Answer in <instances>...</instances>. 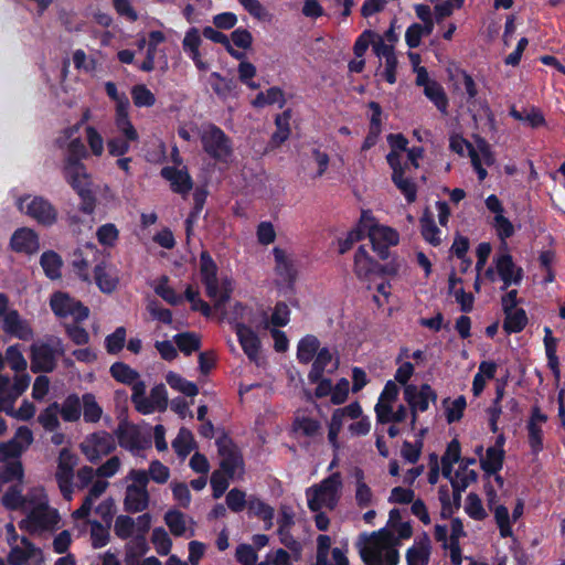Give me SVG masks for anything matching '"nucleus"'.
<instances>
[{
    "label": "nucleus",
    "mask_w": 565,
    "mask_h": 565,
    "mask_svg": "<svg viewBox=\"0 0 565 565\" xmlns=\"http://www.w3.org/2000/svg\"><path fill=\"white\" fill-rule=\"evenodd\" d=\"M87 157L85 145L79 138L70 141L64 159L63 175L81 199L79 211L92 215L96 209V196L92 190V178L82 159Z\"/></svg>",
    "instance_id": "nucleus-1"
},
{
    "label": "nucleus",
    "mask_w": 565,
    "mask_h": 565,
    "mask_svg": "<svg viewBox=\"0 0 565 565\" xmlns=\"http://www.w3.org/2000/svg\"><path fill=\"white\" fill-rule=\"evenodd\" d=\"M65 354L63 340L50 335L46 341H39L30 347L31 371L33 373H51L56 369L57 360Z\"/></svg>",
    "instance_id": "nucleus-2"
},
{
    "label": "nucleus",
    "mask_w": 565,
    "mask_h": 565,
    "mask_svg": "<svg viewBox=\"0 0 565 565\" xmlns=\"http://www.w3.org/2000/svg\"><path fill=\"white\" fill-rule=\"evenodd\" d=\"M200 140L204 152L216 162L226 163L233 154L232 139L215 124L202 128Z\"/></svg>",
    "instance_id": "nucleus-3"
},
{
    "label": "nucleus",
    "mask_w": 565,
    "mask_h": 565,
    "mask_svg": "<svg viewBox=\"0 0 565 565\" xmlns=\"http://www.w3.org/2000/svg\"><path fill=\"white\" fill-rule=\"evenodd\" d=\"M341 486V476L335 472L323 479L318 486L308 488L306 495L310 511L318 512L324 504L332 509L337 503Z\"/></svg>",
    "instance_id": "nucleus-4"
},
{
    "label": "nucleus",
    "mask_w": 565,
    "mask_h": 565,
    "mask_svg": "<svg viewBox=\"0 0 565 565\" xmlns=\"http://www.w3.org/2000/svg\"><path fill=\"white\" fill-rule=\"evenodd\" d=\"M18 206L38 224L50 227L57 222L56 207L44 196L25 195L19 199Z\"/></svg>",
    "instance_id": "nucleus-5"
},
{
    "label": "nucleus",
    "mask_w": 565,
    "mask_h": 565,
    "mask_svg": "<svg viewBox=\"0 0 565 565\" xmlns=\"http://www.w3.org/2000/svg\"><path fill=\"white\" fill-rule=\"evenodd\" d=\"M50 307L57 318L72 317L76 323H82L89 317L88 307L64 291H55L51 296Z\"/></svg>",
    "instance_id": "nucleus-6"
},
{
    "label": "nucleus",
    "mask_w": 565,
    "mask_h": 565,
    "mask_svg": "<svg viewBox=\"0 0 565 565\" xmlns=\"http://www.w3.org/2000/svg\"><path fill=\"white\" fill-rule=\"evenodd\" d=\"M79 448L88 461L97 463L102 457L111 454L116 449V444L111 434L99 430L87 435Z\"/></svg>",
    "instance_id": "nucleus-7"
},
{
    "label": "nucleus",
    "mask_w": 565,
    "mask_h": 565,
    "mask_svg": "<svg viewBox=\"0 0 565 565\" xmlns=\"http://www.w3.org/2000/svg\"><path fill=\"white\" fill-rule=\"evenodd\" d=\"M218 455L221 456L220 469L230 477H234L237 470H244V458L239 447L226 435L216 440Z\"/></svg>",
    "instance_id": "nucleus-8"
},
{
    "label": "nucleus",
    "mask_w": 565,
    "mask_h": 565,
    "mask_svg": "<svg viewBox=\"0 0 565 565\" xmlns=\"http://www.w3.org/2000/svg\"><path fill=\"white\" fill-rule=\"evenodd\" d=\"M404 399L407 402L412 413V427L415 426L417 420V412H426L429 407V402L437 401V393L427 383H424L418 388L416 385H406L404 388Z\"/></svg>",
    "instance_id": "nucleus-9"
},
{
    "label": "nucleus",
    "mask_w": 565,
    "mask_h": 565,
    "mask_svg": "<svg viewBox=\"0 0 565 565\" xmlns=\"http://www.w3.org/2000/svg\"><path fill=\"white\" fill-rule=\"evenodd\" d=\"M386 161L392 169V181L395 186L403 193L407 203L411 204L415 202L417 198V185L412 179L404 177L407 163H402L401 153L388 152L386 154Z\"/></svg>",
    "instance_id": "nucleus-10"
},
{
    "label": "nucleus",
    "mask_w": 565,
    "mask_h": 565,
    "mask_svg": "<svg viewBox=\"0 0 565 565\" xmlns=\"http://www.w3.org/2000/svg\"><path fill=\"white\" fill-rule=\"evenodd\" d=\"M493 264L495 265L499 278L502 280L501 290H508L512 285H521L524 277L523 268L516 266L509 252L505 250L504 253L497 254L493 257Z\"/></svg>",
    "instance_id": "nucleus-11"
},
{
    "label": "nucleus",
    "mask_w": 565,
    "mask_h": 565,
    "mask_svg": "<svg viewBox=\"0 0 565 565\" xmlns=\"http://www.w3.org/2000/svg\"><path fill=\"white\" fill-rule=\"evenodd\" d=\"M24 522L30 532L53 530L60 522V514L56 509L42 503L30 511Z\"/></svg>",
    "instance_id": "nucleus-12"
},
{
    "label": "nucleus",
    "mask_w": 565,
    "mask_h": 565,
    "mask_svg": "<svg viewBox=\"0 0 565 565\" xmlns=\"http://www.w3.org/2000/svg\"><path fill=\"white\" fill-rule=\"evenodd\" d=\"M275 260V274L294 291L298 278V269L294 258L285 249L276 246L273 248Z\"/></svg>",
    "instance_id": "nucleus-13"
},
{
    "label": "nucleus",
    "mask_w": 565,
    "mask_h": 565,
    "mask_svg": "<svg viewBox=\"0 0 565 565\" xmlns=\"http://www.w3.org/2000/svg\"><path fill=\"white\" fill-rule=\"evenodd\" d=\"M218 267L209 250L200 253V277L209 298L215 299L218 295Z\"/></svg>",
    "instance_id": "nucleus-14"
},
{
    "label": "nucleus",
    "mask_w": 565,
    "mask_h": 565,
    "mask_svg": "<svg viewBox=\"0 0 565 565\" xmlns=\"http://www.w3.org/2000/svg\"><path fill=\"white\" fill-rule=\"evenodd\" d=\"M115 435L118 439L119 446L131 452L145 449L150 445L149 440L142 439L139 428L127 420H121L118 424Z\"/></svg>",
    "instance_id": "nucleus-15"
},
{
    "label": "nucleus",
    "mask_w": 565,
    "mask_h": 565,
    "mask_svg": "<svg viewBox=\"0 0 565 565\" xmlns=\"http://www.w3.org/2000/svg\"><path fill=\"white\" fill-rule=\"evenodd\" d=\"M547 415L542 413L539 405L531 408V415L526 424L527 441L533 455H539L543 448V430L542 424L547 422Z\"/></svg>",
    "instance_id": "nucleus-16"
},
{
    "label": "nucleus",
    "mask_w": 565,
    "mask_h": 565,
    "mask_svg": "<svg viewBox=\"0 0 565 565\" xmlns=\"http://www.w3.org/2000/svg\"><path fill=\"white\" fill-rule=\"evenodd\" d=\"M380 263L375 260L367 245H360L354 254L353 271L361 281H369L377 276Z\"/></svg>",
    "instance_id": "nucleus-17"
},
{
    "label": "nucleus",
    "mask_w": 565,
    "mask_h": 565,
    "mask_svg": "<svg viewBox=\"0 0 565 565\" xmlns=\"http://www.w3.org/2000/svg\"><path fill=\"white\" fill-rule=\"evenodd\" d=\"M10 248L20 254L33 255L40 249L38 233L30 227L15 230L10 238Z\"/></svg>",
    "instance_id": "nucleus-18"
},
{
    "label": "nucleus",
    "mask_w": 565,
    "mask_h": 565,
    "mask_svg": "<svg viewBox=\"0 0 565 565\" xmlns=\"http://www.w3.org/2000/svg\"><path fill=\"white\" fill-rule=\"evenodd\" d=\"M160 175L170 182L172 192L185 196L193 188V180L186 167L179 169L177 167L167 166L160 171Z\"/></svg>",
    "instance_id": "nucleus-19"
},
{
    "label": "nucleus",
    "mask_w": 565,
    "mask_h": 565,
    "mask_svg": "<svg viewBox=\"0 0 565 565\" xmlns=\"http://www.w3.org/2000/svg\"><path fill=\"white\" fill-rule=\"evenodd\" d=\"M235 332L247 358L253 362L257 361L260 351V340L257 333L244 323H237Z\"/></svg>",
    "instance_id": "nucleus-20"
},
{
    "label": "nucleus",
    "mask_w": 565,
    "mask_h": 565,
    "mask_svg": "<svg viewBox=\"0 0 565 565\" xmlns=\"http://www.w3.org/2000/svg\"><path fill=\"white\" fill-rule=\"evenodd\" d=\"M365 228L369 241L381 242L391 246H396L399 242V235L396 230L376 224L374 217L369 215V212H366Z\"/></svg>",
    "instance_id": "nucleus-21"
},
{
    "label": "nucleus",
    "mask_w": 565,
    "mask_h": 565,
    "mask_svg": "<svg viewBox=\"0 0 565 565\" xmlns=\"http://www.w3.org/2000/svg\"><path fill=\"white\" fill-rule=\"evenodd\" d=\"M2 329L6 333L20 340H29L33 330L25 320H22L18 310H9L2 319Z\"/></svg>",
    "instance_id": "nucleus-22"
},
{
    "label": "nucleus",
    "mask_w": 565,
    "mask_h": 565,
    "mask_svg": "<svg viewBox=\"0 0 565 565\" xmlns=\"http://www.w3.org/2000/svg\"><path fill=\"white\" fill-rule=\"evenodd\" d=\"M333 354L329 348H320L315 355L311 369L308 373V380L310 383H316L324 374V372L333 373L339 367V360L335 359L332 369L328 370L327 366L332 362Z\"/></svg>",
    "instance_id": "nucleus-23"
},
{
    "label": "nucleus",
    "mask_w": 565,
    "mask_h": 565,
    "mask_svg": "<svg viewBox=\"0 0 565 565\" xmlns=\"http://www.w3.org/2000/svg\"><path fill=\"white\" fill-rule=\"evenodd\" d=\"M430 539L426 532L415 540L406 552L407 565H427L430 556Z\"/></svg>",
    "instance_id": "nucleus-24"
},
{
    "label": "nucleus",
    "mask_w": 565,
    "mask_h": 565,
    "mask_svg": "<svg viewBox=\"0 0 565 565\" xmlns=\"http://www.w3.org/2000/svg\"><path fill=\"white\" fill-rule=\"evenodd\" d=\"M148 490L137 489L135 486H127L124 500V509L128 513H138L149 505Z\"/></svg>",
    "instance_id": "nucleus-25"
},
{
    "label": "nucleus",
    "mask_w": 565,
    "mask_h": 565,
    "mask_svg": "<svg viewBox=\"0 0 565 565\" xmlns=\"http://www.w3.org/2000/svg\"><path fill=\"white\" fill-rule=\"evenodd\" d=\"M362 415V406L359 402H352L349 405L335 408L332 413L328 426L341 431L347 418L358 419Z\"/></svg>",
    "instance_id": "nucleus-26"
},
{
    "label": "nucleus",
    "mask_w": 565,
    "mask_h": 565,
    "mask_svg": "<svg viewBox=\"0 0 565 565\" xmlns=\"http://www.w3.org/2000/svg\"><path fill=\"white\" fill-rule=\"evenodd\" d=\"M509 115L518 120L525 122L529 127L535 129L546 125L545 117L542 110L535 106H531L529 109L523 111L518 110L515 106L510 108Z\"/></svg>",
    "instance_id": "nucleus-27"
},
{
    "label": "nucleus",
    "mask_w": 565,
    "mask_h": 565,
    "mask_svg": "<svg viewBox=\"0 0 565 565\" xmlns=\"http://www.w3.org/2000/svg\"><path fill=\"white\" fill-rule=\"evenodd\" d=\"M320 349V340L313 334H306L297 344V360L300 364L310 363Z\"/></svg>",
    "instance_id": "nucleus-28"
},
{
    "label": "nucleus",
    "mask_w": 565,
    "mask_h": 565,
    "mask_svg": "<svg viewBox=\"0 0 565 565\" xmlns=\"http://www.w3.org/2000/svg\"><path fill=\"white\" fill-rule=\"evenodd\" d=\"M504 449L491 448L486 450V457L480 459V467L488 477L498 473L503 468Z\"/></svg>",
    "instance_id": "nucleus-29"
},
{
    "label": "nucleus",
    "mask_w": 565,
    "mask_h": 565,
    "mask_svg": "<svg viewBox=\"0 0 565 565\" xmlns=\"http://www.w3.org/2000/svg\"><path fill=\"white\" fill-rule=\"evenodd\" d=\"M40 265L45 276L51 280L62 277L63 259L54 250H45L40 257Z\"/></svg>",
    "instance_id": "nucleus-30"
},
{
    "label": "nucleus",
    "mask_w": 565,
    "mask_h": 565,
    "mask_svg": "<svg viewBox=\"0 0 565 565\" xmlns=\"http://www.w3.org/2000/svg\"><path fill=\"white\" fill-rule=\"evenodd\" d=\"M0 482L10 483L17 481V484L23 483L24 468L21 460L1 461Z\"/></svg>",
    "instance_id": "nucleus-31"
},
{
    "label": "nucleus",
    "mask_w": 565,
    "mask_h": 565,
    "mask_svg": "<svg viewBox=\"0 0 565 565\" xmlns=\"http://www.w3.org/2000/svg\"><path fill=\"white\" fill-rule=\"evenodd\" d=\"M365 218L366 211H363L359 224L348 232L345 238L339 239V253L341 255L349 252L352 248L353 244L361 242L366 237Z\"/></svg>",
    "instance_id": "nucleus-32"
},
{
    "label": "nucleus",
    "mask_w": 565,
    "mask_h": 565,
    "mask_svg": "<svg viewBox=\"0 0 565 565\" xmlns=\"http://www.w3.org/2000/svg\"><path fill=\"white\" fill-rule=\"evenodd\" d=\"M424 95L443 115L448 114L449 100L444 87L437 81H433L424 88Z\"/></svg>",
    "instance_id": "nucleus-33"
},
{
    "label": "nucleus",
    "mask_w": 565,
    "mask_h": 565,
    "mask_svg": "<svg viewBox=\"0 0 565 565\" xmlns=\"http://www.w3.org/2000/svg\"><path fill=\"white\" fill-rule=\"evenodd\" d=\"M503 330L508 334L521 332L527 324V316L524 309L518 308L511 311H503Z\"/></svg>",
    "instance_id": "nucleus-34"
},
{
    "label": "nucleus",
    "mask_w": 565,
    "mask_h": 565,
    "mask_svg": "<svg viewBox=\"0 0 565 565\" xmlns=\"http://www.w3.org/2000/svg\"><path fill=\"white\" fill-rule=\"evenodd\" d=\"M355 501L360 509L367 508L373 504V492L364 481V471L360 468L355 469Z\"/></svg>",
    "instance_id": "nucleus-35"
},
{
    "label": "nucleus",
    "mask_w": 565,
    "mask_h": 565,
    "mask_svg": "<svg viewBox=\"0 0 565 565\" xmlns=\"http://www.w3.org/2000/svg\"><path fill=\"white\" fill-rule=\"evenodd\" d=\"M215 43H222L227 47L228 53L241 60L245 57L244 50L252 46L254 38H209Z\"/></svg>",
    "instance_id": "nucleus-36"
},
{
    "label": "nucleus",
    "mask_w": 565,
    "mask_h": 565,
    "mask_svg": "<svg viewBox=\"0 0 565 565\" xmlns=\"http://www.w3.org/2000/svg\"><path fill=\"white\" fill-rule=\"evenodd\" d=\"M544 347L545 353L547 358V366L551 369L553 374L558 377L559 376V360L556 354L557 349V339L553 337L552 329L550 327H544Z\"/></svg>",
    "instance_id": "nucleus-37"
},
{
    "label": "nucleus",
    "mask_w": 565,
    "mask_h": 565,
    "mask_svg": "<svg viewBox=\"0 0 565 565\" xmlns=\"http://www.w3.org/2000/svg\"><path fill=\"white\" fill-rule=\"evenodd\" d=\"M291 109H285L281 114H278L275 117L276 131L271 135V143L281 145L284 143L290 136V119H291Z\"/></svg>",
    "instance_id": "nucleus-38"
},
{
    "label": "nucleus",
    "mask_w": 565,
    "mask_h": 565,
    "mask_svg": "<svg viewBox=\"0 0 565 565\" xmlns=\"http://www.w3.org/2000/svg\"><path fill=\"white\" fill-rule=\"evenodd\" d=\"M278 104L279 108L286 105L285 94L281 88L274 86L264 92H259L253 99L252 105L255 108H263L267 105Z\"/></svg>",
    "instance_id": "nucleus-39"
},
{
    "label": "nucleus",
    "mask_w": 565,
    "mask_h": 565,
    "mask_svg": "<svg viewBox=\"0 0 565 565\" xmlns=\"http://www.w3.org/2000/svg\"><path fill=\"white\" fill-rule=\"evenodd\" d=\"M77 394H70L63 401L58 412L64 422L74 423L81 418L82 404Z\"/></svg>",
    "instance_id": "nucleus-40"
},
{
    "label": "nucleus",
    "mask_w": 565,
    "mask_h": 565,
    "mask_svg": "<svg viewBox=\"0 0 565 565\" xmlns=\"http://www.w3.org/2000/svg\"><path fill=\"white\" fill-rule=\"evenodd\" d=\"M209 84L220 98H226L237 87V83L234 78H226L218 72L211 73L209 77Z\"/></svg>",
    "instance_id": "nucleus-41"
},
{
    "label": "nucleus",
    "mask_w": 565,
    "mask_h": 565,
    "mask_svg": "<svg viewBox=\"0 0 565 565\" xmlns=\"http://www.w3.org/2000/svg\"><path fill=\"white\" fill-rule=\"evenodd\" d=\"M166 381L172 390L181 392L185 396L194 397L199 394V387L194 382L188 381L175 372L170 371L166 375Z\"/></svg>",
    "instance_id": "nucleus-42"
},
{
    "label": "nucleus",
    "mask_w": 565,
    "mask_h": 565,
    "mask_svg": "<svg viewBox=\"0 0 565 565\" xmlns=\"http://www.w3.org/2000/svg\"><path fill=\"white\" fill-rule=\"evenodd\" d=\"M202 38H183V51L200 71H206L209 64L202 60Z\"/></svg>",
    "instance_id": "nucleus-43"
},
{
    "label": "nucleus",
    "mask_w": 565,
    "mask_h": 565,
    "mask_svg": "<svg viewBox=\"0 0 565 565\" xmlns=\"http://www.w3.org/2000/svg\"><path fill=\"white\" fill-rule=\"evenodd\" d=\"M172 447L180 458H185L196 447L191 430L185 427L180 428L178 436L172 441Z\"/></svg>",
    "instance_id": "nucleus-44"
},
{
    "label": "nucleus",
    "mask_w": 565,
    "mask_h": 565,
    "mask_svg": "<svg viewBox=\"0 0 565 565\" xmlns=\"http://www.w3.org/2000/svg\"><path fill=\"white\" fill-rule=\"evenodd\" d=\"M95 282L104 294H111L116 290L118 278L107 273L104 263L97 264L94 268Z\"/></svg>",
    "instance_id": "nucleus-45"
},
{
    "label": "nucleus",
    "mask_w": 565,
    "mask_h": 565,
    "mask_svg": "<svg viewBox=\"0 0 565 565\" xmlns=\"http://www.w3.org/2000/svg\"><path fill=\"white\" fill-rule=\"evenodd\" d=\"M420 232L423 238L433 246H438L441 243L440 230L436 225L434 218L426 211L420 217Z\"/></svg>",
    "instance_id": "nucleus-46"
},
{
    "label": "nucleus",
    "mask_w": 565,
    "mask_h": 565,
    "mask_svg": "<svg viewBox=\"0 0 565 565\" xmlns=\"http://www.w3.org/2000/svg\"><path fill=\"white\" fill-rule=\"evenodd\" d=\"M248 516H257L263 521H269L274 519V509L255 495H250L247 499L246 507Z\"/></svg>",
    "instance_id": "nucleus-47"
},
{
    "label": "nucleus",
    "mask_w": 565,
    "mask_h": 565,
    "mask_svg": "<svg viewBox=\"0 0 565 565\" xmlns=\"http://www.w3.org/2000/svg\"><path fill=\"white\" fill-rule=\"evenodd\" d=\"M83 417L85 423H97L103 415V408L96 402L95 395L85 393L82 396Z\"/></svg>",
    "instance_id": "nucleus-48"
},
{
    "label": "nucleus",
    "mask_w": 565,
    "mask_h": 565,
    "mask_svg": "<svg viewBox=\"0 0 565 565\" xmlns=\"http://www.w3.org/2000/svg\"><path fill=\"white\" fill-rule=\"evenodd\" d=\"M173 339L178 349L184 355H191L201 348V339L193 332L177 333Z\"/></svg>",
    "instance_id": "nucleus-49"
},
{
    "label": "nucleus",
    "mask_w": 565,
    "mask_h": 565,
    "mask_svg": "<svg viewBox=\"0 0 565 565\" xmlns=\"http://www.w3.org/2000/svg\"><path fill=\"white\" fill-rule=\"evenodd\" d=\"M110 375L119 383L130 385L139 379V373L124 362H115L109 369Z\"/></svg>",
    "instance_id": "nucleus-50"
},
{
    "label": "nucleus",
    "mask_w": 565,
    "mask_h": 565,
    "mask_svg": "<svg viewBox=\"0 0 565 565\" xmlns=\"http://www.w3.org/2000/svg\"><path fill=\"white\" fill-rule=\"evenodd\" d=\"M22 483L10 486L1 498L2 505L10 511H17L24 503Z\"/></svg>",
    "instance_id": "nucleus-51"
},
{
    "label": "nucleus",
    "mask_w": 565,
    "mask_h": 565,
    "mask_svg": "<svg viewBox=\"0 0 565 565\" xmlns=\"http://www.w3.org/2000/svg\"><path fill=\"white\" fill-rule=\"evenodd\" d=\"M58 409V403L54 402L44 408L38 416V422L45 430L55 431L60 427V420L57 417Z\"/></svg>",
    "instance_id": "nucleus-52"
},
{
    "label": "nucleus",
    "mask_w": 565,
    "mask_h": 565,
    "mask_svg": "<svg viewBox=\"0 0 565 565\" xmlns=\"http://www.w3.org/2000/svg\"><path fill=\"white\" fill-rule=\"evenodd\" d=\"M360 556L365 565H384L383 550L376 540H371L361 548Z\"/></svg>",
    "instance_id": "nucleus-53"
},
{
    "label": "nucleus",
    "mask_w": 565,
    "mask_h": 565,
    "mask_svg": "<svg viewBox=\"0 0 565 565\" xmlns=\"http://www.w3.org/2000/svg\"><path fill=\"white\" fill-rule=\"evenodd\" d=\"M292 429L296 433L300 431L306 437H313L320 431L321 424L309 416H297L292 423Z\"/></svg>",
    "instance_id": "nucleus-54"
},
{
    "label": "nucleus",
    "mask_w": 565,
    "mask_h": 565,
    "mask_svg": "<svg viewBox=\"0 0 565 565\" xmlns=\"http://www.w3.org/2000/svg\"><path fill=\"white\" fill-rule=\"evenodd\" d=\"M127 331L125 327H118L105 338V349L108 354H118L125 347Z\"/></svg>",
    "instance_id": "nucleus-55"
},
{
    "label": "nucleus",
    "mask_w": 565,
    "mask_h": 565,
    "mask_svg": "<svg viewBox=\"0 0 565 565\" xmlns=\"http://www.w3.org/2000/svg\"><path fill=\"white\" fill-rule=\"evenodd\" d=\"M131 98L137 107H152L156 104L154 94L143 84L131 88Z\"/></svg>",
    "instance_id": "nucleus-56"
},
{
    "label": "nucleus",
    "mask_w": 565,
    "mask_h": 565,
    "mask_svg": "<svg viewBox=\"0 0 565 565\" xmlns=\"http://www.w3.org/2000/svg\"><path fill=\"white\" fill-rule=\"evenodd\" d=\"M164 522L174 536H182L185 533L186 525L184 514L181 511L175 509L169 510L164 514Z\"/></svg>",
    "instance_id": "nucleus-57"
},
{
    "label": "nucleus",
    "mask_w": 565,
    "mask_h": 565,
    "mask_svg": "<svg viewBox=\"0 0 565 565\" xmlns=\"http://www.w3.org/2000/svg\"><path fill=\"white\" fill-rule=\"evenodd\" d=\"M151 542L154 545V548L159 555L166 556L170 553L172 547V541L168 532L162 526L153 529Z\"/></svg>",
    "instance_id": "nucleus-58"
},
{
    "label": "nucleus",
    "mask_w": 565,
    "mask_h": 565,
    "mask_svg": "<svg viewBox=\"0 0 565 565\" xmlns=\"http://www.w3.org/2000/svg\"><path fill=\"white\" fill-rule=\"evenodd\" d=\"M73 479H74L73 470H60L58 468L56 469L55 480L57 482L58 489H60L63 498L67 501L72 500V495L74 492Z\"/></svg>",
    "instance_id": "nucleus-59"
},
{
    "label": "nucleus",
    "mask_w": 565,
    "mask_h": 565,
    "mask_svg": "<svg viewBox=\"0 0 565 565\" xmlns=\"http://www.w3.org/2000/svg\"><path fill=\"white\" fill-rule=\"evenodd\" d=\"M494 519L499 527L500 536L503 539L511 537L513 534L509 510L505 505L499 504L494 509Z\"/></svg>",
    "instance_id": "nucleus-60"
},
{
    "label": "nucleus",
    "mask_w": 565,
    "mask_h": 565,
    "mask_svg": "<svg viewBox=\"0 0 565 565\" xmlns=\"http://www.w3.org/2000/svg\"><path fill=\"white\" fill-rule=\"evenodd\" d=\"M96 237L100 245L113 247L119 238V231L115 224L106 223L97 228Z\"/></svg>",
    "instance_id": "nucleus-61"
},
{
    "label": "nucleus",
    "mask_w": 565,
    "mask_h": 565,
    "mask_svg": "<svg viewBox=\"0 0 565 565\" xmlns=\"http://www.w3.org/2000/svg\"><path fill=\"white\" fill-rule=\"evenodd\" d=\"M234 477L227 476L224 471L214 470L211 475L210 483L212 487V495L214 499H220L230 486V480Z\"/></svg>",
    "instance_id": "nucleus-62"
},
{
    "label": "nucleus",
    "mask_w": 565,
    "mask_h": 565,
    "mask_svg": "<svg viewBox=\"0 0 565 565\" xmlns=\"http://www.w3.org/2000/svg\"><path fill=\"white\" fill-rule=\"evenodd\" d=\"M23 451L24 447L15 439L0 443V461L20 460Z\"/></svg>",
    "instance_id": "nucleus-63"
},
{
    "label": "nucleus",
    "mask_w": 565,
    "mask_h": 565,
    "mask_svg": "<svg viewBox=\"0 0 565 565\" xmlns=\"http://www.w3.org/2000/svg\"><path fill=\"white\" fill-rule=\"evenodd\" d=\"M466 513L476 521H482L487 513L478 494L470 492L467 495Z\"/></svg>",
    "instance_id": "nucleus-64"
}]
</instances>
